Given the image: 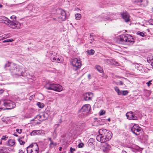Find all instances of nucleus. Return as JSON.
Masks as SVG:
<instances>
[{
    "mask_svg": "<svg viewBox=\"0 0 153 153\" xmlns=\"http://www.w3.org/2000/svg\"><path fill=\"white\" fill-rule=\"evenodd\" d=\"M36 123H39V122H37Z\"/></svg>",
    "mask_w": 153,
    "mask_h": 153,
    "instance_id": "63",
    "label": "nucleus"
},
{
    "mask_svg": "<svg viewBox=\"0 0 153 153\" xmlns=\"http://www.w3.org/2000/svg\"><path fill=\"white\" fill-rule=\"evenodd\" d=\"M147 60L149 63H151V65L153 67V57H151L147 58Z\"/></svg>",
    "mask_w": 153,
    "mask_h": 153,
    "instance_id": "26",
    "label": "nucleus"
},
{
    "mask_svg": "<svg viewBox=\"0 0 153 153\" xmlns=\"http://www.w3.org/2000/svg\"><path fill=\"white\" fill-rule=\"evenodd\" d=\"M133 66L134 67H135L137 70L139 71H142L143 69L142 66L141 64H139L137 63L134 64L133 65Z\"/></svg>",
    "mask_w": 153,
    "mask_h": 153,
    "instance_id": "22",
    "label": "nucleus"
},
{
    "mask_svg": "<svg viewBox=\"0 0 153 153\" xmlns=\"http://www.w3.org/2000/svg\"><path fill=\"white\" fill-rule=\"evenodd\" d=\"M4 90L3 89H1L0 90V94H1L4 92Z\"/></svg>",
    "mask_w": 153,
    "mask_h": 153,
    "instance_id": "48",
    "label": "nucleus"
},
{
    "mask_svg": "<svg viewBox=\"0 0 153 153\" xmlns=\"http://www.w3.org/2000/svg\"><path fill=\"white\" fill-rule=\"evenodd\" d=\"M122 153H127L125 151H123L122 152Z\"/></svg>",
    "mask_w": 153,
    "mask_h": 153,
    "instance_id": "51",
    "label": "nucleus"
},
{
    "mask_svg": "<svg viewBox=\"0 0 153 153\" xmlns=\"http://www.w3.org/2000/svg\"><path fill=\"white\" fill-rule=\"evenodd\" d=\"M15 143V141L14 140L10 139L8 141V146L11 147L13 146Z\"/></svg>",
    "mask_w": 153,
    "mask_h": 153,
    "instance_id": "24",
    "label": "nucleus"
},
{
    "mask_svg": "<svg viewBox=\"0 0 153 153\" xmlns=\"http://www.w3.org/2000/svg\"><path fill=\"white\" fill-rule=\"evenodd\" d=\"M37 105L38 107L40 108H42L44 106V104L43 103L40 102H38Z\"/></svg>",
    "mask_w": 153,
    "mask_h": 153,
    "instance_id": "33",
    "label": "nucleus"
},
{
    "mask_svg": "<svg viewBox=\"0 0 153 153\" xmlns=\"http://www.w3.org/2000/svg\"><path fill=\"white\" fill-rule=\"evenodd\" d=\"M16 64L14 63L10 62H7L4 65V68L6 69L7 68L9 67V70L12 73V75L14 76L17 75L18 76H27L26 74V72H20V71L18 67L17 66L16 68L13 69L12 67L13 66H15Z\"/></svg>",
    "mask_w": 153,
    "mask_h": 153,
    "instance_id": "3",
    "label": "nucleus"
},
{
    "mask_svg": "<svg viewBox=\"0 0 153 153\" xmlns=\"http://www.w3.org/2000/svg\"><path fill=\"white\" fill-rule=\"evenodd\" d=\"M2 7V5L1 4H0V8Z\"/></svg>",
    "mask_w": 153,
    "mask_h": 153,
    "instance_id": "56",
    "label": "nucleus"
},
{
    "mask_svg": "<svg viewBox=\"0 0 153 153\" xmlns=\"http://www.w3.org/2000/svg\"><path fill=\"white\" fill-rule=\"evenodd\" d=\"M152 11H153V7L152 8Z\"/></svg>",
    "mask_w": 153,
    "mask_h": 153,
    "instance_id": "64",
    "label": "nucleus"
},
{
    "mask_svg": "<svg viewBox=\"0 0 153 153\" xmlns=\"http://www.w3.org/2000/svg\"><path fill=\"white\" fill-rule=\"evenodd\" d=\"M93 97V94L91 92L86 93L83 94V97L86 101L91 100Z\"/></svg>",
    "mask_w": 153,
    "mask_h": 153,
    "instance_id": "19",
    "label": "nucleus"
},
{
    "mask_svg": "<svg viewBox=\"0 0 153 153\" xmlns=\"http://www.w3.org/2000/svg\"><path fill=\"white\" fill-rule=\"evenodd\" d=\"M145 33L144 32H140L138 31L137 32V34L139 35L142 37H144L145 36Z\"/></svg>",
    "mask_w": 153,
    "mask_h": 153,
    "instance_id": "31",
    "label": "nucleus"
},
{
    "mask_svg": "<svg viewBox=\"0 0 153 153\" xmlns=\"http://www.w3.org/2000/svg\"><path fill=\"white\" fill-rule=\"evenodd\" d=\"M89 145H93V144L92 143H89Z\"/></svg>",
    "mask_w": 153,
    "mask_h": 153,
    "instance_id": "53",
    "label": "nucleus"
},
{
    "mask_svg": "<svg viewBox=\"0 0 153 153\" xmlns=\"http://www.w3.org/2000/svg\"><path fill=\"white\" fill-rule=\"evenodd\" d=\"M39 148L37 144L30 145L27 147V153H39Z\"/></svg>",
    "mask_w": 153,
    "mask_h": 153,
    "instance_id": "8",
    "label": "nucleus"
},
{
    "mask_svg": "<svg viewBox=\"0 0 153 153\" xmlns=\"http://www.w3.org/2000/svg\"><path fill=\"white\" fill-rule=\"evenodd\" d=\"M119 41L122 43L126 42L128 44H132L134 42L133 37L128 34L120 36Z\"/></svg>",
    "mask_w": 153,
    "mask_h": 153,
    "instance_id": "5",
    "label": "nucleus"
},
{
    "mask_svg": "<svg viewBox=\"0 0 153 153\" xmlns=\"http://www.w3.org/2000/svg\"><path fill=\"white\" fill-rule=\"evenodd\" d=\"M111 146L107 143H105L102 147V149L104 152H107L111 148Z\"/></svg>",
    "mask_w": 153,
    "mask_h": 153,
    "instance_id": "20",
    "label": "nucleus"
},
{
    "mask_svg": "<svg viewBox=\"0 0 153 153\" xmlns=\"http://www.w3.org/2000/svg\"><path fill=\"white\" fill-rule=\"evenodd\" d=\"M18 141L19 142L20 144L21 145H24L25 143V141H22L20 139H19Z\"/></svg>",
    "mask_w": 153,
    "mask_h": 153,
    "instance_id": "38",
    "label": "nucleus"
},
{
    "mask_svg": "<svg viewBox=\"0 0 153 153\" xmlns=\"http://www.w3.org/2000/svg\"><path fill=\"white\" fill-rule=\"evenodd\" d=\"M56 114V113H55V112H54V113H53V114Z\"/></svg>",
    "mask_w": 153,
    "mask_h": 153,
    "instance_id": "61",
    "label": "nucleus"
},
{
    "mask_svg": "<svg viewBox=\"0 0 153 153\" xmlns=\"http://www.w3.org/2000/svg\"><path fill=\"white\" fill-rule=\"evenodd\" d=\"M17 67V65L16 64V66H13L12 67L13 69H14L15 68H16Z\"/></svg>",
    "mask_w": 153,
    "mask_h": 153,
    "instance_id": "50",
    "label": "nucleus"
},
{
    "mask_svg": "<svg viewBox=\"0 0 153 153\" xmlns=\"http://www.w3.org/2000/svg\"><path fill=\"white\" fill-rule=\"evenodd\" d=\"M48 140L50 141V142H51L52 141H53L52 140V139L50 137H48Z\"/></svg>",
    "mask_w": 153,
    "mask_h": 153,
    "instance_id": "46",
    "label": "nucleus"
},
{
    "mask_svg": "<svg viewBox=\"0 0 153 153\" xmlns=\"http://www.w3.org/2000/svg\"><path fill=\"white\" fill-rule=\"evenodd\" d=\"M13 135L14 136H15L16 137H17L18 136V135L17 134H14Z\"/></svg>",
    "mask_w": 153,
    "mask_h": 153,
    "instance_id": "54",
    "label": "nucleus"
},
{
    "mask_svg": "<svg viewBox=\"0 0 153 153\" xmlns=\"http://www.w3.org/2000/svg\"><path fill=\"white\" fill-rule=\"evenodd\" d=\"M128 92L127 91H123L122 92V94H121L123 95H126L128 94Z\"/></svg>",
    "mask_w": 153,
    "mask_h": 153,
    "instance_id": "36",
    "label": "nucleus"
},
{
    "mask_svg": "<svg viewBox=\"0 0 153 153\" xmlns=\"http://www.w3.org/2000/svg\"><path fill=\"white\" fill-rule=\"evenodd\" d=\"M114 89L116 91L118 95H120L122 94V91H121L119 88L117 86L114 87Z\"/></svg>",
    "mask_w": 153,
    "mask_h": 153,
    "instance_id": "29",
    "label": "nucleus"
},
{
    "mask_svg": "<svg viewBox=\"0 0 153 153\" xmlns=\"http://www.w3.org/2000/svg\"><path fill=\"white\" fill-rule=\"evenodd\" d=\"M18 153H24V152L23 150L20 149L19 150Z\"/></svg>",
    "mask_w": 153,
    "mask_h": 153,
    "instance_id": "47",
    "label": "nucleus"
},
{
    "mask_svg": "<svg viewBox=\"0 0 153 153\" xmlns=\"http://www.w3.org/2000/svg\"><path fill=\"white\" fill-rule=\"evenodd\" d=\"M108 121H110V118H109L108 119Z\"/></svg>",
    "mask_w": 153,
    "mask_h": 153,
    "instance_id": "55",
    "label": "nucleus"
},
{
    "mask_svg": "<svg viewBox=\"0 0 153 153\" xmlns=\"http://www.w3.org/2000/svg\"><path fill=\"white\" fill-rule=\"evenodd\" d=\"M151 92L149 91L146 90L145 91V94L147 97H149L151 94Z\"/></svg>",
    "mask_w": 153,
    "mask_h": 153,
    "instance_id": "34",
    "label": "nucleus"
},
{
    "mask_svg": "<svg viewBox=\"0 0 153 153\" xmlns=\"http://www.w3.org/2000/svg\"><path fill=\"white\" fill-rule=\"evenodd\" d=\"M92 36V34H91V35H90V36L91 37Z\"/></svg>",
    "mask_w": 153,
    "mask_h": 153,
    "instance_id": "60",
    "label": "nucleus"
},
{
    "mask_svg": "<svg viewBox=\"0 0 153 153\" xmlns=\"http://www.w3.org/2000/svg\"><path fill=\"white\" fill-rule=\"evenodd\" d=\"M140 1L142 2V4L145 7L147 6L148 3V1L147 0H140Z\"/></svg>",
    "mask_w": 153,
    "mask_h": 153,
    "instance_id": "27",
    "label": "nucleus"
},
{
    "mask_svg": "<svg viewBox=\"0 0 153 153\" xmlns=\"http://www.w3.org/2000/svg\"><path fill=\"white\" fill-rule=\"evenodd\" d=\"M42 116L41 113H40L39 115H37L36 117H35L33 120L35 121H36L37 120H39L42 122L43 121L42 118Z\"/></svg>",
    "mask_w": 153,
    "mask_h": 153,
    "instance_id": "21",
    "label": "nucleus"
},
{
    "mask_svg": "<svg viewBox=\"0 0 153 153\" xmlns=\"http://www.w3.org/2000/svg\"><path fill=\"white\" fill-rule=\"evenodd\" d=\"M120 14L121 18L126 22L130 20V16L128 13L126 12L120 13Z\"/></svg>",
    "mask_w": 153,
    "mask_h": 153,
    "instance_id": "13",
    "label": "nucleus"
},
{
    "mask_svg": "<svg viewBox=\"0 0 153 153\" xmlns=\"http://www.w3.org/2000/svg\"><path fill=\"white\" fill-rule=\"evenodd\" d=\"M45 88L48 90H53L58 92H60L62 90V88L61 85L54 83H47L45 86Z\"/></svg>",
    "mask_w": 153,
    "mask_h": 153,
    "instance_id": "6",
    "label": "nucleus"
},
{
    "mask_svg": "<svg viewBox=\"0 0 153 153\" xmlns=\"http://www.w3.org/2000/svg\"><path fill=\"white\" fill-rule=\"evenodd\" d=\"M59 14L58 15L57 17L60 21H64L66 18L65 12L63 10L61 9L59 10Z\"/></svg>",
    "mask_w": 153,
    "mask_h": 153,
    "instance_id": "11",
    "label": "nucleus"
},
{
    "mask_svg": "<svg viewBox=\"0 0 153 153\" xmlns=\"http://www.w3.org/2000/svg\"><path fill=\"white\" fill-rule=\"evenodd\" d=\"M152 81V80H150L148 82H146V84L148 86H149L150 85H151L152 84V83H151Z\"/></svg>",
    "mask_w": 153,
    "mask_h": 153,
    "instance_id": "44",
    "label": "nucleus"
},
{
    "mask_svg": "<svg viewBox=\"0 0 153 153\" xmlns=\"http://www.w3.org/2000/svg\"><path fill=\"white\" fill-rule=\"evenodd\" d=\"M97 121H95L94 123L92 124V125L93 126H97L99 125L97 124L98 123Z\"/></svg>",
    "mask_w": 153,
    "mask_h": 153,
    "instance_id": "40",
    "label": "nucleus"
},
{
    "mask_svg": "<svg viewBox=\"0 0 153 153\" xmlns=\"http://www.w3.org/2000/svg\"><path fill=\"white\" fill-rule=\"evenodd\" d=\"M50 54L51 55L50 57L52 61L56 62L59 63L62 62L63 59L62 58L61 56L57 55L56 53L52 52Z\"/></svg>",
    "mask_w": 153,
    "mask_h": 153,
    "instance_id": "9",
    "label": "nucleus"
},
{
    "mask_svg": "<svg viewBox=\"0 0 153 153\" xmlns=\"http://www.w3.org/2000/svg\"><path fill=\"white\" fill-rule=\"evenodd\" d=\"M99 134L97 135V141L102 143H104L109 141L112 136L111 132L105 129L101 128L99 130Z\"/></svg>",
    "mask_w": 153,
    "mask_h": 153,
    "instance_id": "2",
    "label": "nucleus"
},
{
    "mask_svg": "<svg viewBox=\"0 0 153 153\" xmlns=\"http://www.w3.org/2000/svg\"><path fill=\"white\" fill-rule=\"evenodd\" d=\"M71 64L73 66V68L76 70L79 68L82 65L81 61L79 58H75L72 60Z\"/></svg>",
    "mask_w": 153,
    "mask_h": 153,
    "instance_id": "7",
    "label": "nucleus"
},
{
    "mask_svg": "<svg viewBox=\"0 0 153 153\" xmlns=\"http://www.w3.org/2000/svg\"><path fill=\"white\" fill-rule=\"evenodd\" d=\"M105 111L104 110H101L99 112V114L100 115H102L105 114Z\"/></svg>",
    "mask_w": 153,
    "mask_h": 153,
    "instance_id": "37",
    "label": "nucleus"
},
{
    "mask_svg": "<svg viewBox=\"0 0 153 153\" xmlns=\"http://www.w3.org/2000/svg\"><path fill=\"white\" fill-rule=\"evenodd\" d=\"M56 133V132H55V130H54V132H53V135L54 134V133Z\"/></svg>",
    "mask_w": 153,
    "mask_h": 153,
    "instance_id": "58",
    "label": "nucleus"
},
{
    "mask_svg": "<svg viewBox=\"0 0 153 153\" xmlns=\"http://www.w3.org/2000/svg\"><path fill=\"white\" fill-rule=\"evenodd\" d=\"M45 134V131L42 130H34L33 131L30 133V134L31 135H43Z\"/></svg>",
    "mask_w": 153,
    "mask_h": 153,
    "instance_id": "18",
    "label": "nucleus"
},
{
    "mask_svg": "<svg viewBox=\"0 0 153 153\" xmlns=\"http://www.w3.org/2000/svg\"><path fill=\"white\" fill-rule=\"evenodd\" d=\"M78 129L77 128L76 124H73L71 125L69 129V132L73 135L75 134L78 131Z\"/></svg>",
    "mask_w": 153,
    "mask_h": 153,
    "instance_id": "14",
    "label": "nucleus"
},
{
    "mask_svg": "<svg viewBox=\"0 0 153 153\" xmlns=\"http://www.w3.org/2000/svg\"><path fill=\"white\" fill-rule=\"evenodd\" d=\"M77 128L78 129V131H82L85 128L86 125L84 122L80 121L76 124Z\"/></svg>",
    "mask_w": 153,
    "mask_h": 153,
    "instance_id": "15",
    "label": "nucleus"
},
{
    "mask_svg": "<svg viewBox=\"0 0 153 153\" xmlns=\"http://www.w3.org/2000/svg\"><path fill=\"white\" fill-rule=\"evenodd\" d=\"M62 149V147H59V150L60 151H61Z\"/></svg>",
    "mask_w": 153,
    "mask_h": 153,
    "instance_id": "52",
    "label": "nucleus"
},
{
    "mask_svg": "<svg viewBox=\"0 0 153 153\" xmlns=\"http://www.w3.org/2000/svg\"><path fill=\"white\" fill-rule=\"evenodd\" d=\"M119 83L121 85H122L123 84V82L122 81H120L119 82Z\"/></svg>",
    "mask_w": 153,
    "mask_h": 153,
    "instance_id": "49",
    "label": "nucleus"
},
{
    "mask_svg": "<svg viewBox=\"0 0 153 153\" xmlns=\"http://www.w3.org/2000/svg\"><path fill=\"white\" fill-rule=\"evenodd\" d=\"M57 145V143L56 142H54L53 141L50 143L49 144V146L50 148H53L54 147L56 146Z\"/></svg>",
    "mask_w": 153,
    "mask_h": 153,
    "instance_id": "25",
    "label": "nucleus"
},
{
    "mask_svg": "<svg viewBox=\"0 0 153 153\" xmlns=\"http://www.w3.org/2000/svg\"><path fill=\"white\" fill-rule=\"evenodd\" d=\"M113 15L111 13H107L103 14L101 17L103 21H111L114 19L113 17Z\"/></svg>",
    "mask_w": 153,
    "mask_h": 153,
    "instance_id": "12",
    "label": "nucleus"
},
{
    "mask_svg": "<svg viewBox=\"0 0 153 153\" xmlns=\"http://www.w3.org/2000/svg\"><path fill=\"white\" fill-rule=\"evenodd\" d=\"M131 131L136 135H139L142 131L141 128L136 124H134L131 128Z\"/></svg>",
    "mask_w": 153,
    "mask_h": 153,
    "instance_id": "10",
    "label": "nucleus"
},
{
    "mask_svg": "<svg viewBox=\"0 0 153 153\" xmlns=\"http://www.w3.org/2000/svg\"><path fill=\"white\" fill-rule=\"evenodd\" d=\"M16 18L15 16H12L10 17L11 20H10L5 16H0V22L4 23L13 29H18L20 28L21 24L16 21Z\"/></svg>",
    "mask_w": 153,
    "mask_h": 153,
    "instance_id": "1",
    "label": "nucleus"
},
{
    "mask_svg": "<svg viewBox=\"0 0 153 153\" xmlns=\"http://www.w3.org/2000/svg\"><path fill=\"white\" fill-rule=\"evenodd\" d=\"M95 68L100 73H102L103 70L101 67L99 65H97L95 66Z\"/></svg>",
    "mask_w": 153,
    "mask_h": 153,
    "instance_id": "30",
    "label": "nucleus"
},
{
    "mask_svg": "<svg viewBox=\"0 0 153 153\" xmlns=\"http://www.w3.org/2000/svg\"><path fill=\"white\" fill-rule=\"evenodd\" d=\"M16 131L17 132H18L19 134H21L22 132V130L21 129H16Z\"/></svg>",
    "mask_w": 153,
    "mask_h": 153,
    "instance_id": "41",
    "label": "nucleus"
},
{
    "mask_svg": "<svg viewBox=\"0 0 153 153\" xmlns=\"http://www.w3.org/2000/svg\"><path fill=\"white\" fill-rule=\"evenodd\" d=\"M84 146V144L83 143H80L77 146L79 148H82Z\"/></svg>",
    "mask_w": 153,
    "mask_h": 153,
    "instance_id": "39",
    "label": "nucleus"
},
{
    "mask_svg": "<svg viewBox=\"0 0 153 153\" xmlns=\"http://www.w3.org/2000/svg\"><path fill=\"white\" fill-rule=\"evenodd\" d=\"M0 144H2V141H0Z\"/></svg>",
    "mask_w": 153,
    "mask_h": 153,
    "instance_id": "59",
    "label": "nucleus"
},
{
    "mask_svg": "<svg viewBox=\"0 0 153 153\" xmlns=\"http://www.w3.org/2000/svg\"><path fill=\"white\" fill-rule=\"evenodd\" d=\"M13 40L12 39H6L4 40L3 41V42L5 43L6 42H13Z\"/></svg>",
    "mask_w": 153,
    "mask_h": 153,
    "instance_id": "35",
    "label": "nucleus"
},
{
    "mask_svg": "<svg viewBox=\"0 0 153 153\" xmlns=\"http://www.w3.org/2000/svg\"><path fill=\"white\" fill-rule=\"evenodd\" d=\"M103 61L105 63L108 65H117L118 64L117 62L114 60L113 59L111 58L109 59H104Z\"/></svg>",
    "mask_w": 153,
    "mask_h": 153,
    "instance_id": "16",
    "label": "nucleus"
},
{
    "mask_svg": "<svg viewBox=\"0 0 153 153\" xmlns=\"http://www.w3.org/2000/svg\"><path fill=\"white\" fill-rule=\"evenodd\" d=\"M126 116L127 119L129 120H137V117L132 111L127 112Z\"/></svg>",
    "mask_w": 153,
    "mask_h": 153,
    "instance_id": "17",
    "label": "nucleus"
},
{
    "mask_svg": "<svg viewBox=\"0 0 153 153\" xmlns=\"http://www.w3.org/2000/svg\"><path fill=\"white\" fill-rule=\"evenodd\" d=\"M75 16L76 20H79L81 17V15L80 14L77 13L75 14Z\"/></svg>",
    "mask_w": 153,
    "mask_h": 153,
    "instance_id": "32",
    "label": "nucleus"
},
{
    "mask_svg": "<svg viewBox=\"0 0 153 153\" xmlns=\"http://www.w3.org/2000/svg\"><path fill=\"white\" fill-rule=\"evenodd\" d=\"M90 74H89L88 75V77H90Z\"/></svg>",
    "mask_w": 153,
    "mask_h": 153,
    "instance_id": "62",
    "label": "nucleus"
},
{
    "mask_svg": "<svg viewBox=\"0 0 153 153\" xmlns=\"http://www.w3.org/2000/svg\"><path fill=\"white\" fill-rule=\"evenodd\" d=\"M87 53L89 55H93L94 53V51L93 49L88 50L86 51Z\"/></svg>",
    "mask_w": 153,
    "mask_h": 153,
    "instance_id": "28",
    "label": "nucleus"
},
{
    "mask_svg": "<svg viewBox=\"0 0 153 153\" xmlns=\"http://www.w3.org/2000/svg\"><path fill=\"white\" fill-rule=\"evenodd\" d=\"M91 108V106L89 104H87L83 105L79 112V117L84 118L88 115Z\"/></svg>",
    "mask_w": 153,
    "mask_h": 153,
    "instance_id": "4",
    "label": "nucleus"
},
{
    "mask_svg": "<svg viewBox=\"0 0 153 153\" xmlns=\"http://www.w3.org/2000/svg\"><path fill=\"white\" fill-rule=\"evenodd\" d=\"M7 136H3L1 138L2 140H6L7 139Z\"/></svg>",
    "mask_w": 153,
    "mask_h": 153,
    "instance_id": "42",
    "label": "nucleus"
},
{
    "mask_svg": "<svg viewBox=\"0 0 153 153\" xmlns=\"http://www.w3.org/2000/svg\"><path fill=\"white\" fill-rule=\"evenodd\" d=\"M75 150V149L71 147L70 148V151L71 153H73L74 151Z\"/></svg>",
    "mask_w": 153,
    "mask_h": 153,
    "instance_id": "43",
    "label": "nucleus"
},
{
    "mask_svg": "<svg viewBox=\"0 0 153 153\" xmlns=\"http://www.w3.org/2000/svg\"><path fill=\"white\" fill-rule=\"evenodd\" d=\"M147 30L148 31V32H149V31H150V30L149 29H147Z\"/></svg>",
    "mask_w": 153,
    "mask_h": 153,
    "instance_id": "57",
    "label": "nucleus"
},
{
    "mask_svg": "<svg viewBox=\"0 0 153 153\" xmlns=\"http://www.w3.org/2000/svg\"><path fill=\"white\" fill-rule=\"evenodd\" d=\"M41 113L42 116V118L43 121L47 119L48 117V115L46 113L43 112Z\"/></svg>",
    "mask_w": 153,
    "mask_h": 153,
    "instance_id": "23",
    "label": "nucleus"
},
{
    "mask_svg": "<svg viewBox=\"0 0 153 153\" xmlns=\"http://www.w3.org/2000/svg\"><path fill=\"white\" fill-rule=\"evenodd\" d=\"M149 23L150 25H153V20H150L149 21Z\"/></svg>",
    "mask_w": 153,
    "mask_h": 153,
    "instance_id": "45",
    "label": "nucleus"
}]
</instances>
